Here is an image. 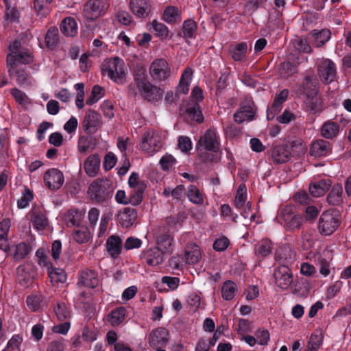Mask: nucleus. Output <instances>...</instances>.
<instances>
[{
	"label": "nucleus",
	"instance_id": "1",
	"mask_svg": "<svg viewBox=\"0 0 351 351\" xmlns=\"http://www.w3.org/2000/svg\"><path fill=\"white\" fill-rule=\"evenodd\" d=\"M134 83L128 86V95L136 97L140 95L148 101H157L162 96L160 88L153 85L149 80L145 67H132Z\"/></svg>",
	"mask_w": 351,
	"mask_h": 351
},
{
	"label": "nucleus",
	"instance_id": "2",
	"mask_svg": "<svg viewBox=\"0 0 351 351\" xmlns=\"http://www.w3.org/2000/svg\"><path fill=\"white\" fill-rule=\"evenodd\" d=\"M319 83L315 77L306 75L298 85L295 93L306 96L305 104L307 110L312 114L319 113L322 110V102L318 97Z\"/></svg>",
	"mask_w": 351,
	"mask_h": 351
},
{
	"label": "nucleus",
	"instance_id": "3",
	"mask_svg": "<svg viewBox=\"0 0 351 351\" xmlns=\"http://www.w3.org/2000/svg\"><path fill=\"white\" fill-rule=\"evenodd\" d=\"M276 261L280 262L274 272L276 285L282 290L288 289L293 282V274L287 264L293 260L292 252L288 247L279 248L276 254Z\"/></svg>",
	"mask_w": 351,
	"mask_h": 351
},
{
	"label": "nucleus",
	"instance_id": "4",
	"mask_svg": "<svg viewBox=\"0 0 351 351\" xmlns=\"http://www.w3.org/2000/svg\"><path fill=\"white\" fill-rule=\"evenodd\" d=\"M114 189L110 180L97 178L89 185L87 194L92 202L101 204L112 198Z\"/></svg>",
	"mask_w": 351,
	"mask_h": 351
},
{
	"label": "nucleus",
	"instance_id": "5",
	"mask_svg": "<svg viewBox=\"0 0 351 351\" xmlns=\"http://www.w3.org/2000/svg\"><path fill=\"white\" fill-rule=\"evenodd\" d=\"M341 215L337 209H328L323 212L318 221V230L322 235L330 236L340 226Z\"/></svg>",
	"mask_w": 351,
	"mask_h": 351
},
{
	"label": "nucleus",
	"instance_id": "6",
	"mask_svg": "<svg viewBox=\"0 0 351 351\" xmlns=\"http://www.w3.org/2000/svg\"><path fill=\"white\" fill-rule=\"evenodd\" d=\"M276 218L286 230L291 232L299 230L305 221L302 215L296 213L295 208L291 205L282 208Z\"/></svg>",
	"mask_w": 351,
	"mask_h": 351
},
{
	"label": "nucleus",
	"instance_id": "7",
	"mask_svg": "<svg viewBox=\"0 0 351 351\" xmlns=\"http://www.w3.org/2000/svg\"><path fill=\"white\" fill-rule=\"evenodd\" d=\"M201 147L205 151L221 152L219 137L217 135V131L215 128L208 129L199 137L196 144V149L199 150Z\"/></svg>",
	"mask_w": 351,
	"mask_h": 351
},
{
	"label": "nucleus",
	"instance_id": "8",
	"mask_svg": "<svg viewBox=\"0 0 351 351\" xmlns=\"http://www.w3.org/2000/svg\"><path fill=\"white\" fill-rule=\"evenodd\" d=\"M169 341V331L163 327L152 330L148 335L147 342L152 348L165 347Z\"/></svg>",
	"mask_w": 351,
	"mask_h": 351
},
{
	"label": "nucleus",
	"instance_id": "9",
	"mask_svg": "<svg viewBox=\"0 0 351 351\" xmlns=\"http://www.w3.org/2000/svg\"><path fill=\"white\" fill-rule=\"evenodd\" d=\"M82 125L86 133L92 134L95 133L102 125L101 115L93 110L86 111Z\"/></svg>",
	"mask_w": 351,
	"mask_h": 351
},
{
	"label": "nucleus",
	"instance_id": "10",
	"mask_svg": "<svg viewBox=\"0 0 351 351\" xmlns=\"http://www.w3.org/2000/svg\"><path fill=\"white\" fill-rule=\"evenodd\" d=\"M107 5L104 0H90L84 7V16L90 21L99 17L106 10Z\"/></svg>",
	"mask_w": 351,
	"mask_h": 351
},
{
	"label": "nucleus",
	"instance_id": "11",
	"mask_svg": "<svg viewBox=\"0 0 351 351\" xmlns=\"http://www.w3.org/2000/svg\"><path fill=\"white\" fill-rule=\"evenodd\" d=\"M43 180L47 188L52 191L59 189L64 181L62 172L56 168L48 169L44 174Z\"/></svg>",
	"mask_w": 351,
	"mask_h": 351
},
{
	"label": "nucleus",
	"instance_id": "12",
	"mask_svg": "<svg viewBox=\"0 0 351 351\" xmlns=\"http://www.w3.org/2000/svg\"><path fill=\"white\" fill-rule=\"evenodd\" d=\"M332 151V144L324 139L313 141L310 146L309 154L315 158H322L330 155Z\"/></svg>",
	"mask_w": 351,
	"mask_h": 351
},
{
	"label": "nucleus",
	"instance_id": "13",
	"mask_svg": "<svg viewBox=\"0 0 351 351\" xmlns=\"http://www.w3.org/2000/svg\"><path fill=\"white\" fill-rule=\"evenodd\" d=\"M77 284L90 289L98 287L99 285V280L97 272L89 269L82 270L79 274Z\"/></svg>",
	"mask_w": 351,
	"mask_h": 351
},
{
	"label": "nucleus",
	"instance_id": "14",
	"mask_svg": "<svg viewBox=\"0 0 351 351\" xmlns=\"http://www.w3.org/2000/svg\"><path fill=\"white\" fill-rule=\"evenodd\" d=\"M163 253L159 247H152L143 251L141 258L149 266H157L164 261Z\"/></svg>",
	"mask_w": 351,
	"mask_h": 351
},
{
	"label": "nucleus",
	"instance_id": "15",
	"mask_svg": "<svg viewBox=\"0 0 351 351\" xmlns=\"http://www.w3.org/2000/svg\"><path fill=\"white\" fill-rule=\"evenodd\" d=\"M162 146V142L157 137L152 135L149 132H145L143 134L141 144L142 150L152 154L158 152Z\"/></svg>",
	"mask_w": 351,
	"mask_h": 351
},
{
	"label": "nucleus",
	"instance_id": "16",
	"mask_svg": "<svg viewBox=\"0 0 351 351\" xmlns=\"http://www.w3.org/2000/svg\"><path fill=\"white\" fill-rule=\"evenodd\" d=\"M34 57L27 51L14 52L7 56L8 66H17L18 64H29L33 62Z\"/></svg>",
	"mask_w": 351,
	"mask_h": 351
},
{
	"label": "nucleus",
	"instance_id": "17",
	"mask_svg": "<svg viewBox=\"0 0 351 351\" xmlns=\"http://www.w3.org/2000/svg\"><path fill=\"white\" fill-rule=\"evenodd\" d=\"M137 218L136 210L134 208L125 207L119 211L117 220L123 228H128L133 226Z\"/></svg>",
	"mask_w": 351,
	"mask_h": 351
},
{
	"label": "nucleus",
	"instance_id": "18",
	"mask_svg": "<svg viewBox=\"0 0 351 351\" xmlns=\"http://www.w3.org/2000/svg\"><path fill=\"white\" fill-rule=\"evenodd\" d=\"M331 32L328 29H313L308 35V39L315 47H321L330 38Z\"/></svg>",
	"mask_w": 351,
	"mask_h": 351
},
{
	"label": "nucleus",
	"instance_id": "19",
	"mask_svg": "<svg viewBox=\"0 0 351 351\" xmlns=\"http://www.w3.org/2000/svg\"><path fill=\"white\" fill-rule=\"evenodd\" d=\"M123 242L118 235L110 236L106 243V248L109 256L117 259L122 252Z\"/></svg>",
	"mask_w": 351,
	"mask_h": 351
},
{
	"label": "nucleus",
	"instance_id": "20",
	"mask_svg": "<svg viewBox=\"0 0 351 351\" xmlns=\"http://www.w3.org/2000/svg\"><path fill=\"white\" fill-rule=\"evenodd\" d=\"M130 5L133 14L138 18H145L151 12L149 0H130Z\"/></svg>",
	"mask_w": 351,
	"mask_h": 351
},
{
	"label": "nucleus",
	"instance_id": "21",
	"mask_svg": "<svg viewBox=\"0 0 351 351\" xmlns=\"http://www.w3.org/2000/svg\"><path fill=\"white\" fill-rule=\"evenodd\" d=\"M291 153L287 145L273 146L271 149V157L273 162L282 164L290 159Z\"/></svg>",
	"mask_w": 351,
	"mask_h": 351
},
{
	"label": "nucleus",
	"instance_id": "22",
	"mask_svg": "<svg viewBox=\"0 0 351 351\" xmlns=\"http://www.w3.org/2000/svg\"><path fill=\"white\" fill-rule=\"evenodd\" d=\"M254 102L249 101L247 104L241 106L234 114V119L238 123H242L245 121H252L255 116Z\"/></svg>",
	"mask_w": 351,
	"mask_h": 351
},
{
	"label": "nucleus",
	"instance_id": "23",
	"mask_svg": "<svg viewBox=\"0 0 351 351\" xmlns=\"http://www.w3.org/2000/svg\"><path fill=\"white\" fill-rule=\"evenodd\" d=\"M128 67H102V72L107 73L110 78L117 84L126 82Z\"/></svg>",
	"mask_w": 351,
	"mask_h": 351
},
{
	"label": "nucleus",
	"instance_id": "24",
	"mask_svg": "<svg viewBox=\"0 0 351 351\" xmlns=\"http://www.w3.org/2000/svg\"><path fill=\"white\" fill-rule=\"evenodd\" d=\"M9 76L15 80L19 86H28L31 84V77L23 67H10Z\"/></svg>",
	"mask_w": 351,
	"mask_h": 351
},
{
	"label": "nucleus",
	"instance_id": "25",
	"mask_svg": "<svg viewBox=\"0 0 351 351\" xmlns=\"http://www.w3.org/2000/svg\"><path fill=\"white\" fill-rule=\"evenodd\" d=\"M331 184V180L328 178L314 181L309 186V192L313 197H321L328 191Z\"/></svg>",
	"mask_w": 351,
	"mask_h": 351
},
{
	"label": "nucleus",
	"instance_id": "26",
	"mask_svg": "<svg viewBox=\"0 0 351 351\" xmlns=\"http://www.w3.org/2000/svg\"><path fill=\"white\" fill-rule=\"evenodd\" d=\"M29 214L32 226L37 230H43L48 226V219L40 208H33Z\"/></svg>",
	"mask_w": 351,
	"mask_h": 351
},
{
	"label": "nucleus",
	"instance_id": "27",
	"mask_svg": "<svg viewBox=\"0 0 351 351\" xmlns=\"http://www.w3.org/2000/svg\"><path fill=\"white\" fill-rule=\"evenodd\" d=\"M47 275L53 286H58L59 283L66 282L67 274L63 269L55 267L53 265L48 267Z\"/></svg>",
	"mask_w": 351,
	"mask_h": 351
},
{
	"label": "nucleus",
	"instance_id": "28",
	"mask_svg": "<svg viewBox=\"0 0 351 351\" xmlns=\"http://www.w3.org/2000/svg\"><path fill=\"white\" fill-rule=\"evenodd\" d=\"M289 90L283 89L279 93H277L274 97V101L270 107L267 108V117L269 118V112L272 114V117L278 113L282 107V104L287 100L289 95Z\"/></svg>",
	"mask_w": 351,
	"mask_h": 351
},
{
	"label": "nucleus",
	"instance_id": "29",
	"mask_svg": "<svg viewBox=\"0 0 351 351\" xmlns=\"http://www.w3.org/2000/svg\"><path fill=\"white\" fill-rule=\"evenodd\" d=\"M156 242L158 247L164 251L163 252L171 254L173 252V238L167 232H163L156 237Z\"/></svg>",
	"mask_w": 351,
	"mask_h": 351
},
{
	"label": "nucleus",
	"instance_id": "30",
	"mask_svg": "<svg viewBox=\"0 0 351 351\" xmlns=\"http://www.w3.org/2000/svg\"><path fill=\"white\" fill-rule=\"evenodd\" d=\"M100 165V158L98 154H95L89 156L84 164L85 171L90 177L97 175Z\"/></svg>",
	"mask_w": 351,
	"mask_h": 351
},
{
	"label": "nucleus",
	"instance_id": "31",
	"mask_svg": "<svg viewBox=\"0 0 351 351\" xmlns=\"http://www.w3.org/2000/svg\"><path fill=\"white\" fill-rule=\"evenodd\" d=\"M126 308L124 306L118 307L112 310L107 316V321L111 326L115 327L121 324L126 316Z\"/></svg>",
	"mask_w": 351,
	"mask_h": 351
},
{
	"label": "nucleus",
	"instance_id": "32",
	"mask_svg": "<svg viewBox=\"0 0 351 351\" xmlns=\"http://www.w3.org/2000/svg\"><path fill=\"white\" fill-rule=\"evenodd\" d=\"M339 132V126L337 122L327 121L321 127V134L326 139H333Z\"/></svg>",
	"mask_w": 351,
	"mask_h": 351
},
{
	"label": "nucleus",
	"instance_id": "33",
	"mask_svg": "<svg viewBox=\"0 0 351 351\" xmlns=\"http://www.w3.org/2000/svg\"><path fill=\"white\" fill-rule=\"evenodd\" d=\"M60 31L66 36H74L77 31L75 19L71 17L64 19L61 23Z\"/></svg>",
	"mask_w": 351,
	"mask_h": 351
},
{
	"label": "nucleus",
	"instance_id": "34",
	"mask_svg": "<svg viewBox=\"0 0 351 351\" xmlns=\"http://www.w3.org/2000/svg\"><path fill=\"white\" fill-rule=\"evenodd\" d=\"M247 51V45L243 42L232 45L230 47V53L232 59L235 61H241L245 57Z\"/></svg>",
	"mask_w": 351,
	"mask_h": 351
},
{
	"label": "nucleus",
	"instance_id": "35",
	"mask_svg": "<svg viewBox=\"0 0 351 351\" xmlns=\"http://www.w3.org/2000/svg\"><path fill=\"white\" fill-rule=\"evenodd\" d=\"M343 189L340 184H335L327 195V202L332 206L339 205L342 201Z\"/></svg>",
	"mask_w": 351,
	"mask_h": 351
},
{
	"label": "nucleus",
	"instance_id": "36",
	"mask_svg": "<svg viewBox=\"0 0 351 351\" xmlns=\"http://www.w3.org/2000/svg\"><path fill=\"white\" fill-rule=\"evenodd\" d=\"M187 197L194 204L202 205L204 204V194L193 184H190L187 188Z\"/></svg>",
	"mask_w": 351,
	"mask_h": 351
},
{
	"label": "nucleus",
	"instance_id": "37",
	"mask_svg": "<svg viewBox=\"0 0 351 351\" xmlns=\"http://www.w3.org/2000/svg\"><path fill=\"white\" fill-rule=\"evenodd\" d=\"M237 289L235 282L230 280H226L221 287V297L225 300H231L234 298Z\"/></svg>",
	"mask_w": 351,
	"mask_h": 351
},
{
	"label": "nucleus",
	"instance_id": "38",
	"mask_svg": "<svg viewBox=\"0 0 351 351\" xmlns=\"http://www.w3.org/2000/svg\"><path fill=\"white\" fill-rule=\"evenodd\" d=\"M163 19L169 23H175L181 20V11L176 7L169 6L163 13Z\"/></svg>",
	"mask_w": 351,
	"mask_h": 351
},
{
	"label": "nucleus",
	"instance_id": "39",
	"mask_svg": "<svg viewBox=\"0 0 351 351\" xmlns=\"http://www.w3.org/2000/svg\"><path fill=\"white\" fill-rule=\"evenodd\" d=\"M58 29L56 27H51L45 34V44L48 49H53L58 43Z\"/></svg>",
	"mask_w": 351,
	"mask_h": 351
},
{
	"label": "nucleus",
	"instance_id": "40",
	"mask_svg": "<svg viewBox=\"0 0 351 351\" xmlns=\"http://www.w3.org/2000/svg\"><path fill=\"white\" fill-rule=\"evenodd\" d=\"M186 112L192 121H195L197 123H201L204 121V116L201 108L197 102L189 106Z\"/></svg>",
	"mask_w": 351,
	"mask_h": 351
},
{
	"label": "nucleus",
	"instance_id": "41",
	"mask_svg": "<svg viewBox=\"0 0 351 351\" xmlns=\"http://www.w3.org/2000/svg\"><path fill=\"white\" fill-rule=\"evenodd\" d=\"M17 280L21 286L28 287L33 282V276L24 267H19L17 268Z\"/></svg>",
	"mask_w": 351,
	"mask_h": 351
},
{
	"label": "nucleus",
	"instance_id": "42",
	"mask_svg": "<svg viewBox=\"0 0 351 351\" xmlns=\"http://www.w3.org/2000/svg\"><path fill=\"white\" fill-rule=\"evenodd\" d=\"M147 188V185L141 184L138 189H132L130 196L128 197V204H131L133 206L139 205L143 197V193Z\"/></svg>",
	"mask_w": 351,
	"mask_h": 351
},
{
	"label": "nucleus",
	"instance_id": "43",
	"mask_svg": "<svg viewBox=\"0 0 351 351\" xmlns=\"http://www.w3.org/2000/svg\"><path fill=\"white\" fill-rule=\"evenodd\" d=\"M319 75L323 83L329 84L335 78V67H319Z\"/></svg>",
	"mask_w": 351,
	"mask_h": 351
},
{
	"label": "nucleus",
	"instance_id": "44",
	"mask_svg": "<svg viewBox=\"0 0 351 351\" xmlns=\"http://www.w3.org/2000/svg\"><path fill=\"white\" fill-rule=\"evenodd\" d=\"M73 239L78 243H87L90 239V232L88 228L82 226L73 231Z\"/></svg>",
	"mask_w": 351,
	"mask_h": 351
},
{
	"label": "nucleus",
	"instance_id": "45",
	"mask_svg": "<svg viewBox=\"0 0 351 351\" xmlns=\"http://www.w3.org/2000/svg\"><path fill=\"white\" fill-rule=\"evenodd\" d=\"M170 67H149V73L155 80H165L170 74Z\"/></svg>",
	"mask_w": 351,
	"mask_h": 351
},
{
	"label": "nucleus",
	"instance_id": "46",
	"mask_svg": "<svg viewBox=\"0 0 351 351\" xmlns=\"http://www.w3.org/2000/svg\"><path fill=\"white\" fill-rule=\"evenodd\" d=\"M51 2H48L47 0H34V8L38 15L46 16L51 12L49 4Z\"/></svg>",
	"mask_w": 351,
	"mask_h": 351
},
{
	"label": "nucleus",
	"instance_id": "47",
	"mask_svg": "<svg viewBox=\"0 0 351 351\" xmlns=\"http://www.w3.org/2000/svg\"><path fill=\"white\" fill-rule=\"evenodd\" d=\"M246 200V187L244 184H241L237 191L234 199V206L239 210H242L245 206Z\"/></svg>",
	"mask_w": 351,
	"mask_h": 351
},
{
	"label": "nucleus",
	"instance_id": "48",
	"mask_svg": "<svg viewBox=\"0 0 351 351\" xmlns=\"http://www.w3.org/2000/svg\"><path fill=\"white\" fill-rule=\"evenodd\" d=\"M105 93L104 89L99 85L93 87L90 95L87 98L86 103L87 105H93L97 102Z\"/></svg>",
	"mask_w": 351,
	"mask_h": 351
},
{
	"label": "nucleus",
	"instance_id": "49",
	"mask_svg": "<svg viewBox=\"0 0 351 351\" xmlns=\"http://www.w3.org/2000/svg\"><path fill=\"white\" fill-rule=\"evenodd\" d=\"M30 252V246L25 243H20L16 246V251L14 254L15 261L24 259Z\"/></svg>",
	"mask_w": 351,
	"mask_h": 351
},
{
	"label": "nucleus",
	"instance_id": "50",
	"mask_svg": "<svg viewBox=\"0 0 351 351\" xmlns=\"http://www.w3.org/2000/svg\"><path fill=\"white\" fill-rule=\"evenodd\" d=\"M256 253L263 258L269 255L271 252V243L269 240H263L256 247Z\"/></svg>",
	"mask_w": 351,
	"mask_h": 351
},
{
	"label": "nucleus",
	"instance_id": "51",
	"mask_svg": "<svg viewBox=\"0 0 351 351\" xmlns=\"http://www.w3.org/2000/svg\"><path fill=\"white\" fill-rule=\"evenodd\" d=\"M218 153L219 152H211L208 151L202 152L198 154L197 159L204 164H213L214 162H217Z\"/></svg>",
	"mask_w": 351,
	"mask_h": 351
},
{
	"label": "nucleus",
	"instance_id": "52",
	"mask_svg": "<svg viewBox=\"0 0 351 351\" xmlns=\"http://www.w3.org/2000/svg\"><path fill=\"white\" fill-rule=\"evenodd\" d=\"M33 192L28 188H25L22 193L21 197L17 201V206L19 208H25L27 207L29 202L33 199Z\"/></svg>",
	"mask_w": 351,
	"mask_h": 351
},
{
	"label": "nucleus",
	"instance_id": "53",
	"mask_svg": "<svg viewBox=\"0 0 351 351\" xmlns=\"http://www.w3.org/2000/svg\"><path fill=\"white\" fill-rule=\"evenodd\" d=\"M323 337L321 332H313L309 339L307 343V347L315 351H318L320 346L322 344Z\"/></svg>",
	"mask_w": 351,
	"mask_h": 351
},
{
	"label": "nucleus",
	"instance_id": "54",
	"mask_svg": "<svg viewBox=\"0 0 351 351\" xmlns=\"http://www.w3.org/2000/svg\"><path fill=\"white\" fill-rule=\"evenodd\" d=\"M155 34L160 38L165 39L167 38L169 35L168 27L163 23L158 22L156 20H154L152 23Z\"/></svg>",
	"mask_w": 351,
	"mask_h": 351
},
{
	"label": "nucleus",
	"instance_id": "55",
	"mask_svg": "<svg viewBox=\"0 0 351 351\" xmlns=\"http://www.w3.org/2000/svg\"><path fill=\"white\" fill-rule=\"evenodd\" d=\"M197 29V25L193 20H186L183 23L182 32L185 38H192Z\"/></svg>",
	"mask_w": 351,
	"mask_h": 351
},
{
	"label": "nucleus",
	"instance_id": "56",
	"mask_svg": "<svg viewBox=\"0 0 351 351\" xmlns=\"http://www.w3.org/2000/svg\"><path fill=\"white\" fill-rule=\"evenodd\" d=\"M201 257V253L199 250L195 249L193 250H185L184 258L186 263L189 265H193L197 263Z\"/></svg>",
	"mask_w": 351,
	"mask_h": 351
},
{
	"label": "nucleus",
	"instance_id": "57",
	"mask_svg": "<svg viewBox=\"0 0 351 351\" xmlns=\"http://www.w3.org/2000/svg\"><path fill=\"white\" fill-rule=\"evenodd\" d=\"M23 341V337L19 334H15L12 335L11 339L8 341L6 348L8 351L10 350L18 351L19 350V346Z\"/></svg>",
	"mask_w": 351,
	"mask_h": 351
},
{
	"label": "nucleus",
	"instance_id": "58",
	"mask_svg": "<svg viewBox=\"0 0 351 351\" xmlns=\"http://www.w3.org/2000/svg\"><path fill=\"white\" fill-rule=\"evenodd\" d=\"M230 240L225 236H222L215 240L213 243V249L217 252H223L230 245Z\"/></svg>",
	"mask_w": 351,
	"mask_h": 351
},
{
	"label": "nucleus",
	"instance_id": "59",
	"mask_svg": "<svg viewBox=\"0 0 351 351\" xmlns=\"http://www.w3.org/2000/svg\"><path fill=\"white\" fill-rule=\"evenodd\" d=\"M36 256L38 258V264L41 267L48 268V267L52 265V263L48 261V257L45 254L44 248H38L36 252Z\"/></svg>",
	"mask_w": 351,
	"mask_h": 351
},
{
	"label": "nucleus",
	"instance_id": "60",
	"mask_svg": "<svg viewBox=\"0 0 351 351\" xmlns=\"http://www.w3.org/2000/svg\"><path fill=\"white\" fill-rule=\"evenodd\" d=\"M117 161V156L112 152H108L104 157L103 163L104 169L106 171L112 169L115 166Z\"/></svg>",
	"mask_w": 351,
	"mask_h": 351
},
{
	"label": "nucleus",
	"instance_id": "61",
	"mask_svg": "<svg viewBox=\"0 0 351 351\" xmlns=\"http://www.w3.org/2000/svg\"><path fill=\"white\" fill-rule=\"evenodd\" d=\"M5 5L6 12L5 17L11 21H16L19 18V12L14 8L12 7L10 2L8 0H3Z\"/></svg>",
	"mask_w": 351,
	"mask_h": 351
},
{
	"label": "nucleus",
	"instance_id": "62",
	"mask_svg": "<svg viewBox=\"0 0 351 351\" xmlns=\"http://www.w3.org/2000/svg\"><path fill=\"white\" fill-rule=\"evenodd\" d=\"M178 147L182 152L188 153L192 149V143L190 138L184 136H180Z\"/></svg>",
	"mask_w": 351,
	"mask_h": 351
},
{
	"label": "nucleus",
	"instance_id": "63",
	"mask_svg": "<svg viewBox=\"0 0 351 351\" xmlns=\"http://www.w3.org/2000/svg\"><path fill=\"white\" fill-rule=\"evenodd\" d=\"M100 108L106 117L108 119H112L114 117V106L110 101H104L101 104Z\"/></svg>",
	"mask_w": 351,
	"mask_h": 351
},
{
	"label": "nucleus",
	"instance_id": "64",
	"mask_svg": "<svg viewBox=\"0 0 351 351\" xmlns=\"http://www.w3.org/2000/svg\"><path fill=\"white\" fill-rule=\"evenodd\" d=\"M10 93L14 99L20 104H25L27 102L28 97L26 94L17 88H13Z\"/></svg>",
	"mask_w": 351,
	"mask_h": 351
}]
</instances>
